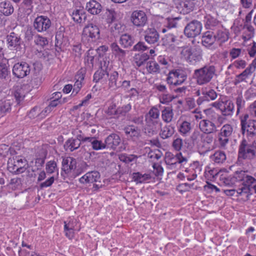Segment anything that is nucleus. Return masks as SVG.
Segmentation results:
<instances>
[{
    "label": "nucleus",
    "mask_w": 256,
    "mask_h": 256,
    "mask_svg": "<svg viewBox=\"0 0 256 256\" xmlns=\"http://www.w3.org/2000/svg\"><path fill=\"white\" fill-rule=\"evenodd\" d=\"M220 172L218 169L213 168L211 169L210 167H206L205 170V176L208 180H214L216 177L220 174Z\"/></svg>",
    "instance_id": "nucleus-47"
},
{
    "label": "nucleus",
    "mask_w": 256,
    "mask_h": 256,
    "mask_svg": "<svg viewBox=\"0 0 256 256\" xmlns=\"http://www.w3.org/2000/svg\"><path fill=\"white\" fill-rule=\"evenodd\" d=\"M12 74L18 78H23L30 73L29 64L25 62H18L12 68Z\"/></svg>",
    "instance_id": "nucleus-16"
},
{
    "label": "nucleus",
    "mask_w": 256,
    "mask_h": 256,
    "mask_svg": "<svg viewBox=\"0 0 256 256\" xmlns=\"http://www.w3.org/2000/svg\"><path fill=\"white\" fill-rule=\"evenodd\" d=\"M100 38V30L96 24L90 23L83 29L82 40L88 44L94 43Z\"/></svg>",
    "instance_id": "nucleus-5"
},
{
    "label": "nucleus",
    "mask_w": 256,
    "mask_h": 256,
    "mask_svg": "<svg viewBox=\"0 0 256 256\" xmlns=\"http://www.w3.org/2000/svg\"><path fill=\"white\" fill-rule=\"evenodd\" d=\"M256 156V143L255 140L248 142L242 139L241 142V158L252 160Z\"/></svg>",
    "instance_id": "nucleus-8"
},
{
    "label": "nucleus",
    "mask_w": 256,
    "mask_h": 256,
    "mask_svg": "<svg viewBox=\"0 0 256 256\" xmlns=\"http://www.w3.org/2000/svg\"><path fill=\"white\" fill-rule=\"evenodd\" d=\"M121 142V139L118 134L112 133L108 136L105 139L104 143L106 148L116 150Z\"/></svg>",
    "instance_id": "nucleus-22"
},
{
    "label": "nucleus",
    "mask_w": 256,
    "mask_h": 256,
    "mask_svg": "<svg viewBox=\"0 0 256 256\" xmlns=\"http://www.w3.org/2000/svg\"><path fill=\"white\" fill-rule=\"evenodd\" d=\"M214 32L208 30L204 32L202 37V44L206 48H212L216 42Z\"/></svg>",
    "instance_id": "nucleus-25"
},
{
    "label": "nucleus",
    "mask_w": 256,
    "mask_h": 256,
    "mask_svg": "<svg viewBox=\"0 0 256 256\" xmlns=\"http://www.w3.org/2000/svg\"><path fill=\"white\" fill-rule=\"evenodd\" d=\"M11 110V102L10 100L0 101V115L3 116L6 112Z\"/></svg>",
    "instance_id": "nucleus-49"
},
{
    "label": "nucleus",
    "mask_w": 256,
    "mask_h": 256,
    "mask_svg": "<svg viewBox=\"0 0 256 256\" xmlns=\"http://www.w3.org/2000/svg\"><path fill=\"white\" fill-rule=\"evenodd\" d=\"M124 132L128 138H130L132 140H136L140 136V130L133 125H129L124 128Z\"/></svg>",
    "instance_id": "nucleus-30"
},
{
    "label": "nucleus",
    "mask_w": 256,
    "mask_h": 256,
    "mask_svg": "<svg viewBox=\"0 0 256 256\" xmlns=\"http://www.w3.org/2000/svg\"><path fill=\"white\" fill-rule=\"evenodd\" d=\"M197 17L200 20L203 18L204 26L206 29L212 30L213 31L222 26L216 18L210 14H206L203 10L198 11Z\"/></svg>",
    "instance_id": "nucleus-11"
},
{
    "label": "nucleus",
    "mask_w": 256,
    "mask_h": 256,
    "mask_svg": "<svg viewBox=\"0 0 256 256\" xmlns=\"http://www.w3.org/2000/svg\"><path fill=\"white\" fill-rule=\"evenodd\" d=\"M72 134L75 136V138H74L78 140L80 142L81 144L82 142H88L90 137L84 136V135L80 130H74L72 132Z\"/></svg>",
    "instance_id": "nucleus-60"
},
{
    "label": "nucleus",
    "mask_w": 256,
    "mask_h": 256,
    "mask_svg": "<svg viewBox=\"0 0 256 256\" xmlns=\"http://www.w3.org/2000/svg\"><path fill=\"white\" fill-rule=\"evenodd\" d=\"M235 175L233 176H228L227 173L220 174L219 178V184L221 186H230L239 182L240 178V172L238 170L235 172Z\"/></svg>",
    "instance_id": "nucleus-21"
},
{
    "label": "nucleus",
    "mask_w": 256,
    "mask_h": 256,
    "mask_svg": "<svg viewBox=\"0 0 256 256\" xmlns=\"http://www.w3.org/2000/svg\"><path fill=\"white\" fill-rule=\"evenodd\" d=\"M181 54L186 60L191 64H194L202 58V50L192 47L184 48Z\"/></svg>",
    "instance_id": "nucleus-10"
},
{
    "label": "nucleus",
    "mask_w": 256,
    "mask_h": 256,
    "mask_svg": "<svg viewBox=\"0 0 256 256\" xmlns=\"http://www.w3.org/2000/svg\"><path fill=\"white\" fill-rule=\"evenodd\" d=\"M162 122H158L146 121L144 132L149 136L156 134L158 132V126H162Z\"/></svg>",
    "instance_id": "nucleus-26"
},
{
    "label": "nucleus",
    "mask_w": 256,
    "mask_h": 256,
    "mask_svg": "<svg viewBox=\"0 0 256 256\" xmlns=\"http://www.w3.org/2000/svg\"><path fill=\"white\" fill-rule=\"evenodd\" d=\"M130 21L135 27L141 28L147 24L148 17L144 11L136 10L131 14Z\"/></svg>",
    "instance_id": "nucleus-13"
},
{
    "label": "nucleus",
    "mask_w": 256,
    "mask_h": 256,
    "mask_svg": "<svg viewBox=\"0 0 256 256\" xmlns=\"http://www.w3.org/2000/svg\"><path fill=\"white\" fill-rule=\"evenodd\" d=\"M212 32H214L216 40L220 43L224 42L228 40L229 38L228 32L226 29L224 28L222 26Z\"/></svg>",
    "instance_id": "nucleus-29"
},
{
    "label": "nucleus",
    "mask_w": 256,
    "mask_h": 256,
    "mask_svg": "<svg viewBox=\"0 0 256 256\" xmlns=\"http://www.w3.org/2000/svg\"><path fill=\"white\" fill-rule=\"evenodd\" d=\"M160 114L158 109L155 106H152L145 115V121L162 122L160 119Z\"/></svg>",
    "instance_id": "nucleus-34"
},
{
    "label": "nucleus",
    "mask_w": 256,
    "mask_h": 256,
    "mask_svg": "<svg viewBox=\"0 0 256 256\" xmlns=\"http://www.w3.org/2000/svg\"><path fill=\"white\" fill-rule=\"evenodd\" d=\"M76 160L72 157L63 158L62 162V170L65 174H70L72 170L76 169Z\"/></svg>",
    "instance_id": "nucleus-24"
},
{
    "label": "nucleus",
    "mask_w": 256,
    "mask_h": 256,
    "mask_svg": "<svg viewBox=\"0 0 256 256\" xmlns=\"http://www.w3.org/2000/svg\"><path fill=\"white\" fill-rule=\"evenodd\" d=\"M100 178V173L97 171L88 172L79 179L80 183L86 184L99 181Z\"/></svg>",
    "instance_id": "nucleus-23"
},
{
    "label": "nucleus",
    "mask_w": 256,
    "mask_h": 256,
    "mask_svg": "<svg viewBox=\"0 0 256 256\" xmlns=\"http://www.w3.org/2000/svg\"><path fill=\"white\" fill-rule=\"evenodd\" d=\"M199 127L202 132L205 134H212L216 131L217 126L210 121L204 119L199 123Z\"/></svg>",
    "instance_id": "nucleus-27"
},
{
    "label": "nucleus",
    "mask_w": 256,
    "mask_h": 256,
    "mask_svg": "<svg viewBox=\"0 0 256 256\" xmlns=\"http://www.w3.org/2000/svg\"><path fill=\"white\" fill-rule=\"evenodd\" d=\"M108 88L112 90H116L120 87L121 81L118 82L119 74L116 71H114L110 74H108Z\"/></svg>",
    "instance_id": "nucleus-28"
},
{
    "label": "nucleus",
    "mask_w": 256,
    "mask_h": 256,
    "mask_svg": "<svg viewBox=\"0 0 256 256\" xmlns=\"http://www.w3.org/2000/svg\"><path fill=\"white\" fill-rule=\"evenodd\" d=\"M202 28V24L200 22L192 20L186 24L184 32L186 37L194 38L200 34Z\"/></svg>",
    "instance_id": "nucleus-12"
},
{
    "label": "nucleus",
    "mask_w": 256,
    "mask_h": 256,
    "mask_svg": "<svg viewBox=\"0 0 256 256\" xmlns=\"http://www.w3.org/2000/svg\"><path fill=\"white\" fill-rule=\"evenodd\" d=\"M248 29V32H242V38L243 42L241 44L242 46L241 50L247 52L250 58H254L256 54V42L252 40L254 34V28L252 26H250Z\"/></svg>",
    "instance_id": "nucleus-2"
},
{
    "label": "nucleus",
    "mask_w": 256,
    "mask_h": 256,
    "mask_svg": "<svg viewBox=\"0 0 256 256\" xmlns=\"http://www.w3.org/2000/svg\"><path fill=\"white\" fill-rule=\"evenodd\" d=\"M210 158L214 164H222L226 160V154L223 151L217 150L210 156Z\"/></svg>",
    "instance_id": "nucleus-38"
},
{
    "label": "nucleus",
    "mask_w": 256,
    "mask_h": 256,
    "mask_svg": "<svg viewBox=\"0 0 256 256\" xmlns=\"http://www.w3.org/2000/svg\"><path fill=\"white\" fill-rule=\"evenodd\" d=\"M8 48L12 50L20 49L22 40L20 36L14 32H10L6 36Z\"/></svg>",
    "instance_id": "nucleus-20"
},
{
    "label": "nucleus",
    "mask_w": 256,
    "mask_h": 256,
    "mask_svg": "<svg viewBox=\"0 0 256 256\" xmlns=\"http://www.w3.org/2000/svg\"><path fill=\"white\" fill-rule=\"evenodd\" d=\"M55 38V45L57 47L65 46L68 44V38L64 36V33L62 31L56 32Z\"/></svg>",
    "instance_id": "nucleus-42"
},
{
    "label": "nucleus",
    "mask_w": 256,
    "mask_h": 256,
    "mask_svg": "<svg viewBox=\"0 0 256 256\" xmlns=\"http://www.w3.org/2000/svg\"><path fill=\"white\" fill-rule=\"evenodd\" d=\"M186 78L187 76L182 70L174 69L170 71L166 81L170 86H178L182 84Z\"/></svg>",
    "instance_id": "nucleus-9"
},
{
    "label": "nucleus",
    "mask_w": 256,
    "mask_h": 256,
    "mask_svg": "<svg viewBox=\"0 0 256 256\" xmlns=\"http://www.w3.org/2000/svg\"><path fill=\"white\" fill-rule=\"evenodd\" d=\"M51 26V21L46 16H37L33 23V26L38 32H46Z\"/></svg>",
    "instance_id": "nucleus-15"
},
{
    "label": "nucleus",
    "mask_w": 256,
    "mask_h": 256,
    "mask_svg": "<svg viewBox=\"0 0 256 256\" xmlns=\"http://www.w3.org/2000/svg\"><path fill=\"white\" fill-rule=\"evenodd\" d=\"M70 15L73 20L78 23L84 22L86 19V14L82 10H74Z\"/></svg>",
    "instance_id": "nucleus-39"
},
{
    "label": "nucleus",
    "mask_w": 256,
    "mask_h": 256,
    "mask_svg": "<svg viewBox=\"0 0 256 256\" xmlns=\"http://www.w3.org/2000/svg\"><path fill=\"white\" fill-rule=\"evenodd\" d=\"M253 12V10H252L246 14V16L245 20H244V26L243 27V32H249L248 28L250 26H252L250 25V22L252 20V13Z\"/></svg>",
    "instance_id": "nucleus-59"
},
{
    "label": "nucleus",
    "mask_w": 256,
    "mask_h": 256,
    "mask_svg": "<svg viewBox=\"0 0 256 256\" xmlns=\"http://www.w3.org/2000/svg\"><path fill=\"white\" fill-rule=\"evenodd\" d=\"M174 132V127L171 124H167L161 128L159 135L162 138L165 140L172 137Z\"/></svg>",
    "instance_id": "nucleus-35"
},
{
    "label": "nucleus",
    "mask_w": 256,
    "mask_h": 256,
    "mask_svg": "<svg viewBox=\"0 0 256 256\" xmlns=\"http://www.w3.org/2000/svg\"><path fill=\"white\" fill-rule=\"evenodd\" d=\"M216 72L215 67L212 65H206L204 67L195 70L193 78L196 83L202 86L208 84Z\"/></svg>",
    "instance_id": "nucleus-1"
},
{
    "label": "nucleus",
    "mask_w": 256,
    "mask_h": 256,
    "mask_svg": "<svg viewBox=\"0 0 256 256\" xmlns=\"http://www.w3.org/2000/svg\"><path fill=\"white\" fill-rule=\"evenodd\" d=\"M111 48L113 52L119 58H124L126 56V52L120 48L117 44L113 42L111 44Z\"/></svg>",
    "instance_id": "nucleus-57"
},
{
    "label": "nucleus",
    "mask_w": 256,
    "mask_h": 256,
    "mask_svg": "<svg viewBox=\"0 0 256 256\" xmlns=\"http://www.w3.org/2000/svg\"><path fill=\"white\" fill-rule=\"evenodd\" d=\"M204 133H201L198 130H195L190 136V140L194 144H198L202 142Z\"/></svg>",
    "instance_id": "nucleus-55"
},
{
    "label": "nucleus",
    "mask_w": 256,
    "mask_h": 256,
    "mask_svg": "<svg viewBox=\"0 0 256 256\" xmlns=\"http://www.w3.org/2000/svg\"><path fill=\"white\" fill-rule=\"evenodd\" d=\"M165 162L170 169H175L181 166L184 167L188 162L186 156H184L182 153L179 152L174 155L171 152L166 154Z\"/></svg>",
    "instance_id": "nucleus-6"
},
{
    "label": "nucleus",
    "mask_w": 256,
    "mask_h": 256,
    "mask_svg": "<svg viewBox=\"0 0 256 256\" xmlns=\"http://www.w3.org/2000/svg\"><path fill=\"white\" fill-rule=\"evenodd\" d=\"M179 20L178 18H168L166 19V22L164 25V27L162 29V33H165L172 28H176L178 24L176 20Z\"/></svg>",
    "instance_id": "nucleus-50"
},
{
    "label": "nucleus",
    "mask_w": 256,
    "mask_h": 256,
    "mask_svg": "<svg viewBox=\"0 0 256 256\" xmlns=\"http://www.w3.org/2000/svg\"><path fill=\"white\" fill-rule=\"evenodd\" d=\"M81 144L77 139L71 138L68 139L64 145V150L68 152H72L78 150Z\"/></svg>",
    "instance_id": "nucleus-31"
},
{
    "label": "nucleus",
    "mask_w": 256,
    "mask_h": 256,
    "mask_svg": "<svg viewBox=\"0 0 256 256\" xmlns=\"http://www.w3.org/2000/svg\"><path fill=\"white\" fill-rule=\"evenodd\" d=\"M27 164V160L25 158L21 156H16L12 159L9 160L8 162V168L11 172L19 174L26 170L25 166Z\"/></svg>",
    "instance_id": "nucleus-7"
},
{
    "label": "nucleus",
    "mask_w": 256,
    "mask_h": 256,
    "mask_svg": "<svg viewBox=\"0 0 256 256\" xmlns=\"http://www.w3.org/2000/svg\"><path fill=\"white\" fill-rule=\"evenodd\" d=\"M183 146V140L181 138H176L174 139L172 143L173 148L176 150L180 151Z\"/></svg>",
    "instance_id": "nucleus-64"
},
{
    "label": "nucleus",
    "mask_w": 256,
    "mask_h": 256,
    "mask_svg": "<svg viewBox=\"0 0 256 256\" xmlns=\"http://www.w3.org/2000/svg\"><path fill=\"white\" fill-rule=\"evenodd\" d=\"M88 142L91 144L94 150H98L106 148L105 143L97 140L94 136H90Z\"/></svg>",
    "instance_id": "nucleus-44"
},
{
    "label": "nucleus",
    "mask_w": 256,
    "mask_h": 256,
    "mask_svg": "<svg viewBox=\"0 0 256 256\" xmlns=\"http://www.w3.org/2000/svg\"><path fill=\"white\" fill-rule=\"evenodd\" d=\"M192 130L190 122L187 121H182L178 124V131L182 136H188Z\"/></svg>",
    "instance_id": "nucleus-37"
},
{
    "label": "nucleus",
    "mask_w": 256,
    "mask_h": 256,
    "mask_svg": "<svg viewBox=\"0 0 256 256\" xmlns=\"http://www.w3.org/2000/svg\"><path fill=\"white\" fill-rule=\"evenodd\" d=\"M126 120L134 122L136 125H142L144 124V117L142 116H136L128 114L126 115Z\"/></svg>",
    "instance_id": "nucleus-52"
},
{
    "label": "nucleus",
    "mask_w": 256,
    "mask_h": 256,
    "mask_svg": "<svg viewBox=\"0 0 256 256\" xmlns=\"http://www.w3.org/2000/svg\"><path fill=\"white\" fill-rule=\"evenodd\" d=\"M105 14L106 20L108 23L112 24L116 20V14L114 10L112 9H106Z\"/></svg>",
    "instance_id": "nucleus-58"
},
{
    "label": "nucleus",
    "mask_w": 256,
    "mask_h": 256,
    "mask_svg": "<svg viewBox=\"0 0 256 256\" xmlns=\"http://www.w3.org/2000/svg\"><path fill=\"white\" fill-rule=\"evenodd\" d=\"M214 140V136L211 134L204 133L201 142L204 146H206L207 148L206 151L212 148L210 147V146L212 144Z\"/></svg>",
    "instance_id": "nucleus-46"
},
{
    "label": "nucleus",
    "mask_w": 256,
    "mask_h": 256,
    "mask_svg": "<svg viewBox=\"0 0 256 256\" xmlns=\"http://www.w3.org/2000/svg\"><path fill=\"white\" fill-rule=\"evenodd\" d=\"M34 42L36 45H39L42 46H44L48 44L47 38L38 34L36 36Z\"/></svg>",
    "instance_id": "nucleus-62"
},
{
    "label": "nucleus",
    "mask_w": 256,
    "mask_h": 256,
    "mask_svg": "<svg viewBox=\"0 0 256 256\" xmlns=\"http://www.w3.org/2000/svg\"><path fill=\"white\" fill-rule=\"evenodd\" d=\"M180 36V32L177 30H174L172 32L166 34L164 38V42L168 45H173L177 43Z\"/></svg>",
    "instance_id": "nucleus-36"
},
{
    "label": "nucleus",
    "mask_w": 256,
    "mask_h": 256,
    "mask_svg": "<svg viewBox=\"0 0 256 256\" xmlns=\"http://www.w3.org/2000/svg\"><path fill=\"white\" fill-rule=\"evenodd\" d=\"M212 106L219 110L224 116H230L233 114L234 104L226 96L220 95L218 100L212 103Z\"/></svg>",
    "instance_id": "nucleus-4"
},
{
    "label": "nucleus",
    "mask_w": 256,
    "mask_h": 256,
    "mask_svg": "<svg viewBox=\"0 0 256 256\" xmlns=\"http://www.w3.org/2000/svg\"><path fill=\"white\" fill-rule=\"evenodd\" d=\"M132 110V105L128 104L117 108V114L118 117L126 116L127 114Z\"/></svg>",
    "instance_id": "nucleus-56"
},
{
    "label": "nucleus",
    "mask_w": 256,
    "mask_h": 256,
    "mask_svg": "<svg viewBox=\"0 0 256 256\" xmlns=\"http://www.w3.org/2000/svg\"><path fill=\"white\" fill-rule=\"evenodd\" d=\"M86 74V69L84 68H82L76 72L74 76L76 82L74 85L72 94L76 96L80 92L84 84V80Z\"/></svg>",
    "instance_id": "nucleus-17"
},
{
    "label": "nucleus",
    "mask_w": 256,
    "mask_h": 256,
    "mask_svg": "<svg viewBox=\"0 0 256 256\" xmlns=\"http://www.w3.org/2000/svg\"><path fill=\"white\" fill-rule=\"evenodd\" d=\"M174 114L173 110L170 106H167L162 111V120L168 124L174 118Z\"/></svg>",
    "instance_id": "nucleus-40"
},
{
    "label": "nucleus",
    "mask_w": 256,
    "mask_h": 256,
    "mask_svg": "<svg viewBox=\"0 0 256 256\" xmlns=\"http://www.w3.org/2000/svg\"><path fill=\"white\" fill-rule=\"evenodd\" d=\"M232 128L230 124H225L222 128L220 134L228 138L232 134Z\"/></svg>",
    "instance_id": "nucleus-63"
},
{
    "label": "nucleus",
    "mask_w": 256,
    "mask_h": 256,
    "mask_svg": "<svg viewBox=\"0 0 256 256\" xmlns=\"http://www.w3.org/2000/svg\"><path fill=\"white\" fill-rule=\"evenodd\" d=\"M105 76H108V72L107 70L100 68L94 72L93 80L97 83L102 80Z\"/></svg>",
    "instance_id": "nucleus-54"
},
{
    "label": "nucleus",
    "mask_w": 256,
    "mask_h": 256,
    "mask_svg": "<svg viewBox=\"0 0 256 256\" xmlns=\"http://www.w3.org/2000/svg\"><path fill=\"white\" fill-rule=\"evenodd\" d=\"M177 8L184 14H188L193 11L196 7V2L195 0H185L178 2L175 4Z\"/></svg>",
    "instance_id": "nucleus-18"
},
{
    "label": "nucleus",
    "mask_w": 256,
    "mask_h": 256,
    "mask_svg": "<svg viewBox=\"0 0 256 256\" xmlns=\"http://www.w3.org/2000/svg\"><path fill=\"white\" fill-rule=\"evenodd\" d=\"M133 179L136 183H144L152 178V176L149 174H142L140 172H134L132 174Z\"/></svg>",
    "instance_id": "nucleus-45"
},
{
    "label": "nucleus",
    "mask_w": 256,
    "mask_h": 256,
    "mask_svg": "<svg viewBox=\"0 0 256 256\" xmlns=\"http://www.w3.org/2000/svg\"><path fill=\"white\" fill-rule=\"evenodd\" d=\"M150 58V56L146 53L136 54L134 57V64L136 66L140 67L145 64Z\"/></svg>",
    "instance_id": "nucleus-41"
},
{
    "label": "nucleus",
    "mask_w": 256,
    "mask_h": 256,
    "mask_svg": "<svg viewBox=\"0 0 256 256\" xmlns=\"http://www.w3.org/2000/svg\"><path fill=\"white\" fill-rule=\"evenodd\" d=\"M145 41L150 44H157L160 40V34L157 30L154 28H148L144 32Z\"/></svg>",
    "instance_id": "nucleus-19"
},
{
    "label": "nucleus",
    "mask_w": 256,
    "mask_h": 256,
    "mask_svg": "<svg viewBox=\"0 0 256 256\" xmlns=\"http://www.w3.org/2000/svg\"><path fill=\"white\" fill-rule=\"evenodd\" d=\"M174 98L172 95L166 92L161 94L160 98V102L162 104H168Z\"/></svg>",
    "instance_id": "nucleus-61"
},
{
    "label": "nucleus",
    "mask_w": 256,
    "mask_h": 256,
    "mask_svg": "<svg viewBox=\"0 0 256 256\" xmlns=\"http://www.w3.org/2000/svg\"><path fill=\"white\" fill-rule=\"evenodd\" d=\"M101 4L95 0H90L86 4V9L92 14H98L102 11Z\"/></svg>",
    "instance_id": "nucleus-32"
},
{
    "label": "nucleus",
    "mask_w": 256,
    "mask_h": 256,
    "mask_svg": "<svg viewBox=\"0 0 256 256\" xmlns=\"http://www.w3.org/2000/svg\"><path fill=\"white\" fill-rule=\"evenodd\" d=\"M120 43L124 48H128L132 44L133 40L130 35L128 34H124L120 36Z\"/></svg>",
    "instance_id": "nucleus-53"
},
{
    "label": "nucleus",
    "mask_w": 256,
    "mask_h": 256,
    "mask_svg": "<svg viewBox=\"0 0 256 256\" xmlns=\"http://www.w3.org/2000/svg\"><path fill=\"white\" fill-rule=\"evenodd\" d=\"M206 120L214 124L217 127L220 126L222 124L220 116L215 112H211L210 113L208 116V118Z\"/></svg>",
    "instance_id": "nucleus-48"
},
{
    "label": "nucleus",
    "mask_w": 256,
    "mask_h": 256,
    "mask_svg": "<svg viewBox=\"0 0 256 256\" xmlns=\"http://www.w3.org/2000/svg\"><path fill=\"white\" fill-rule=\"evenodd\" d=\"M256 183V180L246 174L241 170V199L246 200L252 194V187Z\"/></svg>",
    "instance_id": "nucleus-3"
},
{
    "label": "nucleus",
    "mask_w": 256,
    "mask_h": 256,
    "mask_svg": "<svg viewBox=\"0 0 256 256\" xmlns=\"http://www.w3.org/2000/svg\"><path fill=\"white\" fill-rule=\"evenodd\" d=\"M146 68L149 74H156L160 72V66L154 60H150L146 62Z\"/></svg>",
    "instance_id": "nucleus-43"
},
{
    "label": "nucleus",
    "mask_w": 256,
    "mask_h": 256,
    "mask_svg": "<svg viewBox=\"0 0 256 256\" xmlns=\"http://www.w3.org/2000/svg\"><path fill=\"white\" fill-rule=\"evenodd\" d=\"M14 12V6L10 1L4 0L0 2V12L4 16H10Z\"/></svg>",
    "instance_id": "nucleus-33"
},
{
    "label": "nucleus",
    "mask_w": 256,
    "mask_h": 256,
    "mask_svg": "<svg viewBox=\"0 0 256 256\" xmlns=\"http://www.w3.org/2000/svg\"><path fill=\"white\" fill-rule=\"evenodd\" d=\"M241 131L243 135L242 139L246 138L248 142L254 140V137L256 136V126L254 122H249L248 124L242 122Z\"/></svg>",
    "instance_id": "nucleus-14"
},
{
    "label": "nucleus",
    "mask_w": 256,
    "mask_h": 256,
    "mask_svg": "<svg viewBox=\"0 0 256 256\" xmlns=\"http://www.w3.org/2000/svg\"><path fill=\"white\" fill-rule=\"evenodd\" d=\"M10 74L8 63L4 62H0V78L6 80Z\"/></svg>",
    "instance_id": "nucleus-51"
}]
</instances>
